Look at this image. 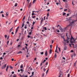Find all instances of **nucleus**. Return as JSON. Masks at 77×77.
Masks as SVG:
<instances>
[{
    "mask_svg": "<svg viewBox=\"0 0 77 77\" xmlns=\"http://www.w3.org/2000/svg\"><path fill=\"white\" fill-rule=\"evenodd\" d=\"M67 21H69V24L70 26H74L75 23V21H76L77 20H71L69 19H68Z\"/></svg>",
    "mask_w": 77,
    "mask_h": 77,
    "instance_id": "nucleus-1",
    "label": "nucleus"
},
{
    "mask_svg": "<svg viewBox=\"0 0 77 77\" xmlns=\"http://www.w3.org/2000/svg\"><path fill=\"white\" fill-rule=\"evenodd\" d=\"M66 36L67 37V39L66 40H65V39H64V42L63 43L64 44H66V43H69V39H70V38H69V36H68V34H66Z\"/></svg>",
    "mask_w": 77,
    "mask_h": 77,
    "instance_id": "nucleus-2",
    "label": "nucleus"
},
{
    "mask_svg": "<svg viewBox=\"0 0 77 77\" xmlns=\"http://www.w3.org/2000/svg\"><path fill=\"white\" fill-rule=\"evenodd\" d=\"M75 39L72 37V36H71L70 40V42L71 43V45L73 46H74V44H75Z\"/></svg>",
    "mask_w": 77,
    "mask_h": 77,
    "instance_id": "nucleus-3",
    "label": "nucleus"
},
{
    "mask_svg": "<svg viewBox=\"0 0 77 77\" xmlns=\"http://www.w3.org/2000/svg\"><path fill=\"white\" fill-rule=\"evenodd\" d=\"M6 67V64H5L3 66H2L1 68L2 69H5Z\"/></svg>",
    "mask_w": 77,
    "mask_h": 77,
    "instance_id": "nucleus-4",
    "label": "nucleus"
},
{
    "mask_svg": "<svg viewBox=\"0 0 77 77\" xmlns=\"http://www.w3.org/2000/svg\"><path fill=\"white\" fill-rule=\"evenodd\" d=\"M43 21H44V18H42L40 24H42Z\"/></svg>",
    "mask_w": 77,
    "mask_h": 77,
    "instance_id": "nucleus-5",
    "label": "nucleus"
},
{
    "mask_svg": "<svg viewBox=\"0 0 77 77\" xmlns=\"http://www.w3.org/2000/svg\"><path fill=\"white\" fill-rule=\"evenodd\" d=\"M62 59H63V60H63V62H65V60L66 59L65 58V57H62Z\"/></svg>",
    "mask_w": 77,
    "mask_h": 77,
    "instance_id": "nucleus-6",
    "label": "nucleus"
},
{
    "mask_svg": "<svg viewBox=\"0 0 77 77\" xmlns=\"http://www.w3.org/2000/svg\"><path fill=\"white\" fill-rule=\"evenodd\" d=\"M75 56V53H74V54H73L71 56V57H72H72L74 56V57Z\"/></svg>",
    "mask_w": 77,
    "mask_h": 77,
    "instance_id": "nucleus-7",
    "label": "nucleus"
},
{
    "mask_svg": "<svg viewBox=\"0 0 77 77\" xmlns=\"http://www.w3.org/2000/svg\"><path fill=\"white\" fill-rule=\"evenodd\" d=\"M22 53H23L22 51H20L17 53V54H22Z\"/></svg>",
    "mask_w": 77,
    "mask_h": 77,
    "instance_id": "nucleus-8",
    "label": "nucleus"
},
{
    "mask_svg": "<svg viewBox=\"0 0 77 77\" xmlns=\"http://www.w3.org/2000/svg\"><path fill=\"white\" fill-rule=\"evenodd\" d=\"M12 30H13V27L11 28V29L10 30V32L11 33L12 31Z\"/></svg>",
    "mask_w": 77,
    "mask_h": 77,
    "instance_id": "nucleus-9",
    "label": "nucleus"
},
{
    "mask_svg": "<svg viewBox=\"0 0 77 77\" xmlns=\"http://www.w3.org/2000/svg\"><path fill=\"white\" fill-rule=\"evenodd\" d=\"M52 53V50L50 49L49 50V53L50 54H51V53Z\"/></svg>",
    "mask_w": 77,
    "mask_h": 77,
    "instance_id": "nucleus-10",
    "label": "nucleus"
},
{
    "mask_svg": "<svg viewBox=\"0 0 77 77\" xmlns=\"http://www.w3.org/2000/svg\"><path fill=\"white\" fill-rule=\"evenodd\" d=\"M8 68H9V66H8L7 67V68H6V71L7 72H8Z\"/></svg>",
    "mask_w": 77,
    "mask_h": 77,
    "instance_id": "nucleus-11",
    "label": "nucleus"
},
{
    "mask_svg": "<svg viewBox=\"0 0 77 77\" xmlns=\"http://www.w3.org/2000/svg\"><path fill=\"white\" fill-rule=\"evenodd\" d=\"M43 29H45V30H47L46 27H43Z\"/></svg>",
    "mask_w": 77,
    "mask_h": 77,
    "instance_id": "nucleus-12",
    "label": "nucleus"
},
{
    "mask_svg": "<svg viewBox=\"0 0 77 77\" xmlns=\"http://www.w3.org/2000/svg\"><path fill=\"white\" fill-rule=\"evenodd\" d=\"M47 51H46L45 52V56H47Z\"/></svg>",
    "mask_w": 77,
    "mask_h": 77,
    "instance_id": "nucleus-13",
    "label": "nucleus"
},
{
    "mask_svg": "<svg viewBox=\"0 0 77 77\" xmlns=\"http://www.w3.org/2000/svg\"><path fill=\"white\" fill-rule=\"evenodd\" d=\"M35 23H36V22H34V21H33V22L32 23V26H34V24H35Z\"/></svg>",
    "mask_w": 77,
    "mask_h": 77,
    "instance_id": "nucleus-14",
    "label": "nucleus"
},
{
    "mask_svg": "<svg viewBox=\"0 0 77 77\" xmlns=\"http://www.w3.org/2000/svg\"><path fill=\"white\" fill-rule=\"evenodd\" d=\"M31 4H32L31 3H30L29 4V7H28L29 8H30V7H31V5H32Z\"/></svg>",
    "mask_w": 77,
    "mask_h": 77,
    "instance_id": "nucleus-15",
    "label": "nucleus"
},
{
    "mask_svg": "<svg viewBox=\"0 0 77 77\" xmlns=\"http://www.w3.org/2000/svg\"><path fill=\"white\" fill-rule=\"evenodd\" d=\"M56 57H57V55H56V53H55V55L54 56V58H56Z\"/></svg>",
    "mask_w": 77,
    "mask_h": 77,
    "instance_id": "nucleus-16",
    "label": "nucleus"
},
{
    "mask_svg": "<svg viewBox=\"0 0 77 77\" xmlns=\"http://www.w3.org/2000/svg\"><path fill=\"white\" fill-rule=\"evenodd\" d=\"M23 64H22L20 66V68H23Z\"/></svg>",
    "mask_w": 77,
    "mask_h": 77,
    "instance_id": "nucleus-17",
    "label": "nucleus"
},
{
    "mask_svg": "<svg viewBox=\"0 0 77 77\" xmlns=\"http://www.w3.org/2000/svg\"><path fill=\"white\" fill-rule=\"evenodd\" d=\"M36 0H34L32 2V4H34V3H35V2H36Z\"/></svg>",
    "mask_w": 77,
    "mask_h": 77,
    "instance_id": "nucleus-18",
    "label": "nucleus"
},
{
    "mask_svg": "<svg viewBox=\"0 0 77 77\" xmlns=\"http://www.w3.org/2000/svg\"><path fill=\"white\" fill-rule=\"evenodd\" d=\"M17 5H18V4H17V3H16L15 4V5H14V6L15 7H16L17 6Z\"/></svg>",
    "mask_w": 77,
    "mask_h": 77,
    "instance_id": "nucleus-19",
    "label": "nucleus"
},
{
    "mask_svg": "<svg viewBox=\"0 0 77 77\" xmlns=\"http://www.w3.org/2000/svg\"><path fill=\"white\" fill-rule=\"evenodd\" d=\"M67 48H66V47L65 46L64 47V50H66Z\"/></svg>",
    "mask_w": 77,
    "mask_h": 77,
    "instance_id": "nucleus-20",
    "label": "nucleus"
},
{
    "mask_svg": "<svg viewBox=\"0 0 77 77\" xmlns=\"http://www.w3.org/2000/svg\"><path fill=\"white\" fill-rule=\"evenodd\" d=\"M74 44L75 45V47H77V44H75H75Z\"/></svg>",
    "mask_w": 77,
    "mask_h": 77,
    "instance_id": "nucleus-21",
    "label": "nucleus"
},
{
    "mask_svg": "<svg viewBox=\"0 0 77 77\" xmlns=\"http://www.w3.org/2000/svg\"><path fill=\"white\" fill-rule=\"evenodd\" d=\"M46 61V60H44L43 61H42V63H44V62H45Z\"/></svg>",
    "mask_w": 77,
    "mask_h": 77,
    "instance_id": "nucleus-22",
    "label": "nucleus"
},
{
    "mask_svg": "<svg viewBox=\"0 0 77 77\" xmlns=\"http://www.w3.org/2000/svg\"><path fill=\"white\" fill-rule=\"evenodd\" d=\"M62 29V27H61L60 26V27L59 28V29H60V30H61Z\"/></svg>",
    "mask_w": 77,
    "mask_h": 77,
    "instance_id": "nucleus-23",
    "label": "nucleus"
},
{
    "mask_svg": "<svg viewBox=\"0 0 77 77\" xmlns=\"http://www.w3.org/2000/svg\"><path fill=\"white\" fill-rule=\"evenodd\" d=\"M24 20H25V17H24L23 19H22V21H24Z\"/></svg>",
    "mask_w": 77,
    "mask_h": 77,
    "instance_id": "nucleus-24",
    "label": "nucleus"
},
{
    "mask_svg": "<svg viewBox=\"0 0 77 77\" xmlns=\"http://www.w3.org/2000/svg\"><path fill=\"white\" fill-rule=\"evenodd\" d=\"M24 23H23V24L22 26V27H24Z\"/></svg>",
    "mask_w": 77,
    "mask_h": 77,
    "instance_id": "nucleus-25",
    "label": "nucleus"
},
{
    "mask_svg": "<svg viewBox=\"0 0 77 77\" xmlns=\"http://www.w3.org/2000/svg\"><path fill=\"white\" fill-rule=\"evenodd\" d=\"M60 30L62 32H63V29L62 28Z\"/></svg>",
    "mask_w": 77,
    "mask_h": 77,
    "instance_id": "nucleus-26",
    "label": "nucleus"
},
{
    "mask_svg": "<svg viewBox=\"0 0 77 77\" xmlns=\"http://www.w3.org/2000/svg\"><path fill=\"white\" fill-rule=\"evenodd\" d=\"M33 74H34V72H32V76H33Z\"/></svg>",
    "mask_w": 77,
    "mask_h": 77,
    "instance_id": "nucleus-27",
    "label": "nucleus"
},
{
    "mask_svg": "<svg viewBox=\"0 0 77 77\" xmlns=\"http://www.w3.org/2000/svg\"><path fill=\"white\" fill-rule=\"evenodd\" d=\"M57 48H56V50L55 51V53H57Z\"/></svg>",
    "mask_w": 77,
    "mask_h": 77,
    "instance_id": "nucleus-28",
    "label": "nucleus"
},
{
    "mask_svg": "<svg viewBox=\"0 0 77 77\" xmlns=\"http://www.w3.org/2000/svg\"><path fill=\"white\" fill-rule=\"evenodd\" d=\"M50 47L51 49V48H52V45H50Z\"/></svg>",
    "mask_w": 77,
    "mask_h": 77,
    "instance_id": "nucleus-29",
    "label": "nucleus"
},
{
    "mask_svg": "<svg viewBox=\"0 0 77 77\" xmlns=\"http://www.w3.org/2000/svg\"><path fill=\"white\" fill-rule=\"evenodd\" d=\"M65 15H66V13H63V16H64Z\"/></svg>",
    "mask_w": 77,
    "mask_h": 77,
    "instance_id": "nucleus-30",
    "label": "nucleus"
},
{
    "mask_svg": "<svg viewBox=\"0 0 77 77\" xmlns=\"http://www.w3.org/2000/svg\"><path fill=\"white\" fill-rule=\"evenodd\" d=\"M56 4L57 5V6H58L59 4V5H60V4L59 3H58V2L56 3Z\"/></svg>",
    "mask_w": 77,
    "mask_h": 77,
    "instance_id": "nucleus-31",
    "label": "nucleus"
},
{
    "mask_svg": "<svg viewBox=\"0 0 77 77\" xmlns=\"http://www.w3.org/2000/svg\"><path fill=\"white\" fill-rule=\"evenodd\" d=\"M41 54H42H42H44V52H42L41 53Z\"/></svg>",
    "mask_w": 77,
    "mask_h": 77,
    "instance_id": "nucleus-32",
    "label": "nucleus"
},
{
    "mask_svg": "<svg viewBox=\"0 0 77 77\" xmlns=\"http://www.w3.org/2000/svg\"><path fill=\"white\" fill-rule=\"evenodd\" d=\"M29 35H32V32H30L29 33Z\"/></svg>",
    "mask_w": 77,
    "mask_h": 77,
    "instance_id": "nucleus-33",
    "label": "nucleus"
},
{
    "mask_svg": "<svg viewBox=\"0 0 77 77\" xmlns=\"http://www.w3.org/2000/svg\"><path fill=\"white\" fill-rule=\"evenodd\" d=\"M49 69H48L46 71V74H47V72H48Z\"/></svg>",
    "mask_w": 77,
    "mask_h": 77,
    "instance_id": "nucleus-34",
    "label": "nucleus"
},
{
    "mask_svg": "<svg viewBox=\"0 0 77 77\" xmlns=\"http://www.w3.org/2000/svg\"><path fill=\"white\" fill-rule=\"evenodd\" d=\"M9 41H8L7 42V45H8V44H9Z\"/></svg>",
    "mask_w": 77,
    "mask_h": 77,
    "instance_id": "nucleus-35",
    "label": "nucleus"
},
{
    "mask_svg": "<svg viewBox=\"0 0 77 77\" xmlns=\"http://www.w3.org/2000/svg\"><path fill=\"white\" fill-rule=\"evenodd\" d=\"M18 29H16V32H15L16 33H17V32H18Z\"/></svg>",
    "mask_w": 77,
    "mask_h": 77,
    "instance_id": "nucleus-36",
    "label": "nucleus"
},
{
    "mask_svg": "<svg viewBox=\"0 0 77 77\" xmlns=\"http://www.w3.org/2000/svg\"><path fill=\"white\" fill-rule=\"evenodd\" d=\"M46 70H45V68H44L43 69V71H44V72H45V71Z\"/></svg>",
    "mask_w": 77,
    "mask_h": 77,
    "instance_id": "nucleus-37",
    "label": "nucleus"
},
{
    "mask_svg": "<svg viewBox=\"0 0 77 77\" xmlns=\"http://www.w3.org/2000/svg\"><path fill=\"white\" fill-rule=\"evenodd\" d=\"M58 49L59 50V51H60V48L59 47H58Z\"/></svg>",
    "mask_w": 77,
    "mask_h": 77,
    "instance_id": "nucleus-38",
    "label": "nucleus"
},
{
    "mask_svg": "<svg viewBox=\"0 0 77 77\" xmlns=\"http://www.w3.org/2000/svg\"><path fill=\"white\" fill-rule=\"evenodd\" d=\"M61 75H62V74H60L59 76L58 77H61Z\"/></svg>",
    "mask_w": 77,
    "mask_h": 77,
    "instance_id": "nucleus-39",
    "label": "nucleus"
},
{
    "mask_svg": "<svg viewBox=\"0 0 77 77\" xmlns=\"http://www.w3.org/2000/svg\"><path fill=\"white\" fill-rule=\"evenodd\" d=\"M70 76V74H69L68 75V77H69Z\"/></svg>",
    "mask_w": 77,
    "mask_h": 77,
    "instance_id": "nucleus-40",
    "label": "nucleus"
},
{
    "mask_svg": "<svg viewBox=\"0 0 77 77\" xmlns=\"http://www.w3.org/2000/svg\"><path fill=\"white\" fill-rule=\"evenodd\" d=\"M42 76L43 77H44V73H43V74H42Z\"/></svg>",
    "mask_w": 77,
    "mask_h": 77,
    "instance_id": "nucleus-41",
    "label": "nucleus"
},
{
    "mask_svg": "<svg viewBox=\"0 0 77 77\" xmlns=\"http://www.w3.org/2000/svg\"><path fill=\"white\" fill-rule=\"evenodd\" d=\"M27 24H29V21H27L26 22Z\"/></svg>",
    "mask_w": 77,
    "mask_h": 77,
    "instance_id": "nucleus-42",
    "label": "nucleus"
},
{
    "mask_svg": "<svg viewBox=\"0 0 77 77\" xmlns=\"http://www.w3.org/2000/svg\"><path fill=\"white\" fill-rule=\"evenodd\" d=\"M30 36L29 35L27 36V38H30Z\"/></svg>",
    "mask_w": 77,
    "mask_h": 77,
    "instance_id": "nucleus-43",
    "label": "nucleus"
},
{
    "mask_svg": "<svg viewBox=\"0 0 77 77\" xmlns=\"http://www.w3.org/2000/svg\"><path fill=\"white\" fill-rule=\"evenodd\" d=\"M11 60H12V61H14V59L13 58H12Z\"/></svg>",
    "mask_w": 77,
    "mask_h": 77,
    "instance_id": "nucleus-44",
    "label": "nucleus"
},
{
    "mask_svg": "<svg viewBox=\"0 0 77 77\" xmlns=\"http://www.w3.org/2000/svg\"><path fill=\"white\" fill-rule=\"evenodd\" d=\"M10 68H11V69H12V68H13L12 66H10Z\"/></svg>",
    "mask_w": 77,
    "mask_h": 77,
    "instance_id": "nucleus-45",
    "label": "nucleus"
},
{
    "mask_svg": "<svg viewBox=\"0 0 77 77\" xmlns=\"http://www.w3.org/2000/svg\"><path fill=\"white\" fill-rule=\"evenodd\" d=\"M20 70L21 71H22V72H23V69H20Z\"/></svg>",
    "mask_w": 77,
    "mask_h": 77,
    "instance_id": "nucleus-46",
    "label": "nucleus"
},
{
    "mask_svg": "<svg viewBox=\"0 0 77 77\" xmlns=\"http://www.w3.org/2000/svg\"><path fill=\"white\" fill-rule=\"evenodd\" d=\"M62 38L63 39V40H65V38H64L63 36L62 37Z\"/></svg>",
    "mask_w": 77,
    "mask_h": 77,
    "instance_id": "nucleus-47",
    "label": "nucleus"
},
{
    "mask_svg": "<svg viewBox=\"0 0 77 77\" xmlns=\"http://www.w3.org/2000/svg\"><path fill=\"white\" fill-rule=\"evenodd\" d=\"M54 42V41L52 40V44H53Z\"/></svg>",
    "mask_w": 77,
    "mask_h": 77,
    "instance_id": "nucleus-48",
    "label": "nucleus"
},
{
    "mask_svg": "<svg viewBox=\"0 0 77 77\" xmlns=\"http://www.w3.org/2000/svg\"><path fill=\"white\" fill-rule=\"evenodd\" d=\"M5 38H7V35H5Z\"/></svg>",
    "mask_w": 77,
    "mask_h": 77,
    "instance_id": "nucleus-49",
    "label": "nucleus"
},
{
    "mask_svg": "<svg viewBox=\"0 0 77 77\" xmlns=\"http://www.w3.org/2000/svg\"><path fill=\"white\" fill-rule=\"evenodd\" d=\"M31 30H32V29H33V26H32L31 27Z\"/></svg>",
    "mask_w": 77,
    "mask_h": 77,
    "instance_id": "nucleus-50",
    "label": "nucleus"
},
{
    "mask_svg": "<svg viewBox=\"0 0 77 77\" xmlns=\"http://www.w3.org/2000/svg\"><path fill=\"white\" fill-rule=\"evenodd\" d=\"M25 48H26V49H27V46H25Z\"/></svg>",
    "mask_w": 77,
    "mask_h": 77,
    "instance_id": "nucleus-51",
    "label": "nucleus"
},
{
    "mask_svg": "<svg viewBox=\"0 0 77 77\" xmlns=\"http://www.w3.org/2000/svg\"><path fill=\"white\" fill-rule=\"evenodd\" d=\"M48 65V62H47L45 64L46 65Z\"/></svg>",
    "mask_w": 77,
    "mask_h": 77,
    "instance_id": "nucleus-52",
    "label": "nucleus"
},
{
    "mask_svg": "<svg viewBox=\"0 0 77 77\" xmlns=\"http://www.w3.org/2000/svg\"><path fill=\"white\" fill-rule=\"evenodd\" d=\"M32 18H35V16H32Z\"/></svg>",
    "mask_w": 77,
    "mask_h": 77,
    "instance_id": "nucleus-53",
    "label": "nucleus"
},
{
    "mask_svg": "<svg viewBox=\"0 0 77 77\" xmlns=\"http://www.w3.org/2000/svg\"><path fill=\"white\" fill-rule=\"evenodd\" d=\"M74 51L72 50L71 51V53H72V52H73Z\"/></svg>",
    "mask_w": 77,
    "mask_h": 77,
    "instance_id": "nucleus-54",
    "label": "nucleus"
},
{
    "mask_svg": "<svg viewBox=\"0 0 77 77\" xmlns=\"http://www.w3.org/2000/svg\"><path fill=\"white\" fill-rule=\"evenodd\" d=\"M24 28H25V29H27V26H25Z\"/></svg>",
    "mask_w": 77,
    "mask_h": 77,
    "instance_id": "nucleus-55",
    "label": "nucleus"
},
{
    "mask_svg": "<svg viewBox=\"0 0 77 77\" xmlns=\"http://www.w3.org/2000/svg\"><path fill=\"white\" fill-rule=\"evenodd\" d=\"M71 45H72V44H71H71H69V46H70V47H71Z\"/></svg>",
    "mask_w": 77,
    "mask_h": 77,
    "instance_id": "nucleus-56",
    "label": "nucleus"
},
{
    "mask_svg": "<svg viewBox=\"0 0 77 77\" xmlns=\"http://www.w3.org/2000/svg\"><path fill=\"white\" fill-rule=\"evenodd\" d=\"M32 15H35V14L33 13H32Z\"/></svg>",
    "mask_w": 77,
    "mask_h": 77,
    "instance_id": "nucleus-57",
    "label": "nucleus"
},
{
    "mask_svg": "<svg viewBox=\"0 0 77 77\" xmlns=\"http://www.w3.org/2000/svg\"><path fill=\"white\" fill-rule=\"evenodd\" d=\"M2 13H3V11H2L0 12V14H2Z\"/></svg>",
    "mask_w": 77,
    "mask_h": 77,
    "instance_id": "nucleus-58",
    "label": "nucleus"
},
{
    "mask_svg": "<svg viewBox=\"0 0 77 77\" xmlns=\"http://www.w3.org/2000/svg\"><path fill=\"white\" fill-rule=\"evenodd\" d=\"M12 74H14V72H12Z\"/></svg>",
    "mask_w": 77,
    "mask_h": 77,
    "instance_id": "nucleus-59",
    "label": "nucleus"
},
{
    "mask_svg": "<svg viewBox=\"0 0 77 77\" xmlns=\"http://www.w3.org/2000/svg\"><path fill=\"white\" fill-rule=\"evenodd\" d=\"M57 32H58V33H59V32H60V31L59 30H58L57 31Z\"/></svg>",
    "mask_w": 77,
    "mask_h": 77,
    "instance_id": "nucleus-60",
    "label": "nucleus"
},
{
    "mask_svg": "<svg viewBox=\"0 0 77 77\" xmlns=\"http://www.w3.org/2000/svg\"><path fill=\"white\" fill-rule=\"evenodd\" d=\"M11 34H12V35H14V33L13 32H12Z\"/></svg>",
    "mask_w": 77,
    "mask_h": 77,
    "instance_id": "nucleus-61",
    "label": "nucleus"
},
{
    "mask_svg": "<svg viewBox=\"0 0 77 77\" xmlns=\"http://www.w3.org/2000/svg\"><path fill=\"white\" fill-rule=\"evenodd\" d=\"M64 11H67V9H66L64 10Z\"/></svg>",
    "mask_w": 77,
    "mask_h": 77,
    "instance_id": "nucleus-62",
    "label": "nucleus"
},
{
    "mask_svg": "<svg viewBox=\"0 0 77 77\" xmlns=\"http://www.w3.org/2000/svg\"><path fill=\"white\" fill-rule=\"evenodd\" d=\"M74 66H75V63H74Z\"/></svg>",
    "mask_w": 77,
    "mask_h": 77,
    "instance_id": "nucleus-63",
    "label": "nucleus"
},
{
    "mask_svg": "<svg viewBox=\"0 0 77 77\" xmlns=\"http://www.w3.org/2000/svg\"><path fill=\"white\" fill-rule=\"evenodd\" d=\"M34 60H36V58H34Z\"/></svg>",
    "mask_w": 77,
    "mask_h": 77,
    "instance_id": "nucleus-64",
    "label": "nucleus"
}]
</instances>
